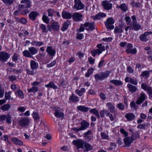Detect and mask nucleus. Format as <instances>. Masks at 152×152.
<instances>
[{"label":"nucleus","instance_id":"obj_1","mask_svg":"<svg viewBox=\"0 0 152 152\" xmlns=\"http://www.w3.org/2000/svg\"><path fill=\"white\" fill-rule=\"evenodd\" d=\"M80 124L81 126L80 128L74 127L72 128L71 129L77 133L79 131L86 129L89 127L90 124L88 122L84 120L82 121Z\"/></svg>","mask_w":152,"mask_h":152},{"label":"nucleus","instance_id":"obj_2","mask_svg":"<svg viewBox=\"0 0 152 152\" xmlns=\"http://www.w3.org/2000/svg\"><path fill=\"white\" fill-rule=\"evenodd\" d=\"M22 4H19L18 7L20 11L24 8H28L31 6V2L29 0H21L20 2Z\"/></svg>","mask_w":152,"mask_h":152},{"label":"nucleus","instance_id":"obj_3","mask_svg":"<svg viewBox=\"0 0 152 152\" xmlns=\"http://www.w3.org/2000/svg\"><path fill=\"white\" fill-rule=\"evenodd\" d=\"M114 22V20L113 18L110 17L108 18L105 23L106 28L109 29H113L114 28L113 25Z\"/></svg>","mask_w":152,"mask_h":152},{"label":"nucleus","instance_id":"obj_4","mask_svg":"<svg viewBox=\"0 0 152 152\" xmlns=\"http://www.w3.org/2000/svg\"><path fill=\"white\" fill-rule=\"evenodd\" d=\"M74 5L73 8L76 10L83 9L84 8V5L82 3L80 0H74Z\"/></svg>","mask_w":152,"mask_h":152},{"label":"nucleus","instance_id":"obj_5","mask_svg":"<svg viewBox=\"0 0 152 152\" xmlns=\"http://www.w3.org/2000/svg\"><path fill=\"white\" fill-rule=\"evenodd\" d=\"M29 120L28 118L24 117L19 121V125L22 127H26L29 125Z\"/></svg>","mask_w":152,"mask_h":152},{"label":"nucleus","instance_id":"obj_6","mask_svg":"<svg viewBox=\"0 0 152 152\" xmlns=\"http://www.w3.org/2000/svg\"><path fill=\"white\" fill-rule=\"evenodd\" d=\"M110 73L108 71L105 72L101 73L100 74H97L94 75L95 78L96 80H103L107 77L109 75Z\"/></svg>","mask_w":152,"mask_h":152},{"label":"nucleus","instance_id":"obj_7","mask_svg":"<svg viewBox=\"0 0 152 152\" xmlns=\"http://www.w3.org/2000/svg\"><path fill=\"white\" fill-rule=\"evenodd\" d=\"M60 26L57 22H53L51 25H48L47 28L49 31H51L52 30L54 31H58L59 30Z\"/></svg>","mask_w":152,"mask_h":152},{"label":"nucleus","instance_id":"obj_8","mask_svg":"<svg viewBox=\"0 0 152 152\" xmlns=\"http://www.w3.org/2000/svg\"><path fill=\"white\" fill-rule=\"evenodd\" d=\"M102 5L104 9L109 10L112 9L113 4L107 1L104 0L102 2Z\"/></svg>","mask_w":152,"mask_h":152},{"label":"nucleus","instance_id":"obj_9","mask_svg":"<svg viewBox=\"0 0 152 152\" xmlns=\"http://www.w3.org/2000/svg\"><path fill=\"white\" fill-rule=\"evenodd\" d=\"M152 34V32H145L143 34H141L140 37V39L141 41L143 42H147L148 40V36Z\"/></svg>","mask_w":152,"mask_h":152},{"label":"nucleus","instance_id":"obj_10","mask_svg":"<svg viewBox=\"0 0 152 152\" xmlns=\"http://www.w3.org/2000/svg\"><path fill=\"white\" fill-rule=\"evenodd\" d=\"M10 57V55L4 52H0V61L3 62L6 61Z\"/></svg>","mask_w":152,"mask_h":152},{"label":"nucleus","instance_id":"obj_11","mask_svg":"<svg viewBox=\"0 0 152 152\" xmlns=\"http://www.w3.org/2000/svg\"><path fill=\"white\" fill-rule=\"evenodd\" d=\"M73 142V144L77 147V149L81 148H83V145L85 143V142L81 139L77 140H74Z\"/></svg>","mask_w":152,"mask_h":152},{"label":"nucleus","instance_id":"obj_12","mask_svg":"<svg viewBox=\"0 0 152 152\" xmlns=\"http://www.w3.org/2000/svg\"><path fill=\"white\" fill-rule=\"evenodd\" d=\"M83 17L82 14L77 12L74 13L72 15L73 20L77 21H81Z\"/></svg>","mask_w":152,"mask_h":152},{"label":"nucleus","instance_id":"obj_13","mask_svg":"<svg viewBox=\"0 0 152 152\" xmlns=\"http://www.w3.org/2000/svg\"><path fill=\"white\" fill-rule=\"evenodd\" d=\"M54 114L55 116L58 118H62L64 115L62 110L58 108L55 110Z\"/></svg>","mask_w":152,"mask_h":152},{"label":"nucleus","instance_id":"obj_14","mask_svg":"<svg viewBox=\"0 0 152 152\" xmlns=\"http://www.w3.org/2000/svg\"><path fill=\"white\" fill-rule=\"evenodd\" d=\"M84 26L86 27H88L86 29L87 30H93L95 28V26L94 23L87 22L84 24Z\"/></svg>","mask_w":152,"mask_h":152},{"label":"nucleus","instance_id":"obj_15","mask_svg":"<svg viewBox=\"0 0 152 152\" xmlns=\"http://www.w3.org/2000/svg\"><path fill=\"white\" fill-rule=\"evenodd\" d=\"M131 29L134 30L136 31L139 30L141 28V26L138 24L136 22H133L132 24L131 25Z\"/></svg>","mask_w":152,"mask_h":152},{"label":"nucleus","instance_id":"obj_16","mask_svg":"<svg viewBox=\"0 0 152 152\" xmlns=\"http://www.w3.org/2000/svg\"><path fill=\"white\" fill-rule=\"evenodd\" d=\"M62 15L63 18L69 19L72 17L71 14L66 11H64L62 12Z\"/></svg>","mask_w":152,"mask_h":152},{"label":"nucleus","instance_id":"obj_17","mask_svg":"<svg viewBox=\"0 0 152 152\" xmlns=\"http://www.w3.org/2000/svg\"><path fill=\"white\" fill-rule=\"evenodd\" d=\"M145 95L143 93H141L140 94V96L139 99L136 101V102L137 104H140L142 103L145 99Z\"/></svg>","mask_w":152,"mask_h":152},{"label":"nucleus","instance_id":"obj_18","mask_svg":"<svg viewBox=\"0 0 152 152\" xmlns=\"http://www.w3.org/2000/svg\"><path fill=\"white\" fill-rule=\"evenodd\" d=\"M124 144L127 146H130L133 140L130 137H126L124 140Z\"/></svg>","mask_w":152,"mask_h":152},{"label":"nucleus","instance_id":"obj_19","mask_svg":"<svg viewBox=\"0 0 152 152\" xmlns=\"http://www.w3.org/2000/svg\"><path fill=\"white\" fill-rule=\"evenodd\" d=\"M126 118L128 121H131L135 118V116L132 113H129L126 114L125 115Z\"/></svg>","mask_w":152,"mask_h":152},{"label":"nucleus","instance_id":"obj_20","mask_svg":"<svg viewBox=\"0 0 152 152\" xmlns=\"http://www.w3.org/2000/svg\"><path fill=\"white\" fill-rule=\"evenodd\" d=\"M70 102L73 103H77L79 101L78 97L77 96L72 94L69 99Z\"/></svg>","mask_w":152,"mask_h":152},{"label":"nucleus","instance_id":"obj_21","mask_svg":"<svg viewBox=\"0 0 152 152\" xmlns=\"http://www.w3.org/2000/svg\"><path fill=\"white\" fill-rule=\"evenodd\" d=\"M105 48H99V49L93 50L91 51L92 56L94 57L97 53H98L99 54H100L102 51L105 50Z\"/></svg>","mask_w":152,"mask_h":152},{"label":"nucleus","instance_id":"obj_22","mask_svg":"<svg viewBox=\"0 0 152 152\" xmlns=\"http://www.w3.org/2000/svg\"><path fill=\"white\" fill-rule=\"evenodd\" d=\"M11 140L13 143L17 145H21L23 144V142L17 138H11Z\"/></svg>","mask_w":152,"mask_h":152},{"label":"nucleus","instance_id":"obj_23","mask_svg":"<svg viewBox=\"0 0 152 152\" xmlns=\"http://www.w3.org/2000/svg\"><path fill=\"white\" fill-rule=\"evenodd\" d=\"M127 86L129 91L132 93H133L136 91L137 90V87L131 84H128Z\"/></svg>","mask_w":152,"mask_h":152},{"label":"nucleus","instance_id":"obj_24","mask_svg":"<svg viewBox=\"0 0 152 152\" xmlns=\"http://www.w3.org/2000/svg\"><path fill=\"white\" fill-rule=\"evenodd\" d=\"M39 14V13L36 11H33L31 12L29 15V17L31 20H34L36 18Z\"/></svg>","mask_w":152,"mask_h":152},{"label":"nucleus","instance_id":"obj_25","mask_svg":"<svg viewBox=\"0 0 152 152\" xmlns=\"http://www.w3.org/2000/svg\"><path fill=\"white\" fill-rule=\"evenodd\" d=\"M141 86L142 88L145 91H147V92L152 90L151 87L148 86L147 85L144 83H142Z\"/></svg>","mask_w":152,"mask_h":152},{"label":"nucleus","instance_id":"obj_26","mask_svg":"<svg viewBox=\"0 0 152 152\" xmlns=\"http://www.w3.org/2000/svg\"><path fill=\"white\" fill-rule=\"evenodd\" d=\"M139 137V133L137 131L134 132V133H132L130 137L133 140H135Z\"/></svg>","mask_w":152,"mask_h":152},{"label":"nucleus","instance_id":"obj_27","mask_svg":"<svg viewBox=\"0 0 152 152\" xmlns=\"http://www.w3.org/2000/svg\"><path fill=\"white\" fill-rule=\"evenodd\" d=\"M89 108L88 107H85L84 106H78L77 107V109L81 112H87Z\"/></svg>","mask_w":152,"mask_h":152},{"label":"nucleus","instance_id":"obj_28","mask_svg":"<svg viewBox=\"0 0 152 152\" xmlns=\"http://www.w3.org/2000/svg\"><path fill=\"white\" fill-rule=\"evenodd\" d=\"M38 64L34 61L32 60L31 61L30 66L31 69L33 70L36 69L38 67Z\"/></svg>","mask_w":152,"mask_h":152},{"label":"nucleus","instance_id":"obj_29","mask_svg":"<svg viewBox=\"0 0 152 152\" xmlns=\"http://www.w3.org/2000/svg\"><path fill=\"white\" fill-rule=\"evenodd\" d=\"M45 86L47 88H52L54 89L58 88V87L55 85L54 83L52 82H50L49 84L45 85Z\"/></svg>","mask_w":152,"mask_h":152},{"label":"nucleus","instance_id":"obj_30","mask_svg":"<svg viewBox=\"0 0 152 152\" xmlns=\"http://www.w3.org/2000/svg\"><path fill=\"white\" fill-rule=\"evenodd\" d=\"M107 105L108 106V108L110 112L113 113L115 111V107L113 104L111 103H108Z\"/></svg>","mask_w":152,"mask_h":152},{"label":"nucleus","instance_id":"obj_31","mask_svg":"<svg viewBox=\"0 0 152 152\" xmlns=\"http://www.w3.org/2000/svg\"><path fill=\"white\" fill-rule=\"evenodd\" d=\"M85 89L84 88H81L80 90L76 89L75 91L76 94H77L79 96H81L85 92Z\"/></svg>","mask_w":152,"mask_h":152},{"label":"nucleus","instance_id":"obj_32","mask_svg":"<svg viewBox=\"0 0 152 152\" xmlns=\"http://www.w3.org/2000/svg\"><path fill=\"white\" fill-rule=\"evenodd\" d=\"M84 146L85 149H84V150L85 151H88L92 149V146L89 143L85 142Z\"/></svg>","mask_w":152,"mask_h":152},{"label":"nucleus","instance_id":"obj_33","mask_svg":"<svg viewBox=\"0 0 152 152\" xmlns=\"http://www.w3.org/2000/svg\"><path fill=\"white\" fill-rule=\"evenodd\" d=\"M123 32L122 27L120 26H118L115 27L114 29V32L115 34H120Z\"/></svg>","mask_w":152,"mask_h":152},{"label":"nucleus","instance_id":"obj_34","mask_svg":"<svg viewBox=\"0 0 152 152\" xmlns=\"http://www.w3.org/2000/svg\"><path fill=\"white\" fill-rule=\"evenodd\" d=\"M11 105L9 104H6L3 105L0 107V109L4 111H8L10 108Z\"/></svg>","mask_w":152,"mask_h":152},{"label":"nucleus","instance_id":"obj_35","mask_svg":"<svg viewBox=\"0 0 152 152\" xmlns=\"http://www.w3.org/2000/svg\"><path fill=\"white\" fill-rule=\"evenodd\" d=\"M110 82L117 86H119L123 84L122 82L120 80H112Z\"/></svg>","mask_w":152,"mask_h":152},{"label":"nucleus","instance_id":"obj_36","mask_svg":"<svg viewBox=\"0 0 152 152\" xmlns=\"http://www.w3.org/2000/svg\"><path fill=\"white\" fill-rule=\"evenodd\" d=\"M150 71H145L143 72L140 75L145 78H148L150 75Z\"/></svg>","mask_w":152,"mask_h":152},{"label":"nucleus","instance_id":"obj_37","mask_svg":"<svg viewBox=\"0 0 152 152\" xmlns=\"http://www.w3.org/2000/svg\"><path fill=\"white\" fill-rule=\"evenodd\" d=\"M126 51L127 53H128L135 54L136 52V48H127Z\"/></svg>","mask_w":152,"mask_h":152},{"label":"nucleus","instance_id":"obj_38","mask_svg":"<svg viewBox=\"0 0 152 152\" xmlns=\"http://www.w3.org/2000/svg\"><path fill=\"white\" fill-rule=\"evenodd\" d=\"M89 111L91 113H93L98 118H100L98 111L96 109L94 108L91 109Z\"/></svg>","mask_w":152,"mask_h":152},{"label":"nucleus","instance_id":"obj_39","mask_svg":"<svg viewBox=\"0 0 152 152\" xmlns=\"http://www.w3.org/2000/svg\"><path fill=\"white\" fill-rule=\"evenodd\" d=\"M117 7L120 8L124 11L126 12L127 10V8L126 5L125 4H122L119 6H117Z\"/></svg>","mask_w":152,"mask_h":152},{"label":"nucleus","instance_id":"obj_40","mask_svg":"<svg viewBox=\"0 0 152 152\" xmlns=\"http://www.w3.org/2000/svg\"><path fill=\"white\" fill-rule=\"evenodd\" d=\"M46 51L49 55L52 56H54L56 53L55 50L52 48H47Z\"/></svg>","mask_w":152,"mask_h":152},{"label":"nucleus","instance_id":"obj_41","mask_svg":"<svg viewBox=\"0 0 152 152\" xmlns=\"http://www.w3.org/2000/svg\"><path fill=\"white\" fill-rule=\"evenodd\" d=\"M68 23V21L67 20L66 22L64 23L63 26L61 28V30L62 31H64L67 29L69 26V24Z\"/></svg>","mask_w":152,"mask_h":152},{"label":"nucleus","instance_id":"obj_42","mask_svg":"<svg viewBox=\"0 0 152 152\" xmlns=\"http://www.w3.org/2000/svg\"><path fill=\"white\" fill-rule=\"evenodd\" d=\"M12 117L10 114L7 115L6 121L7 123L10 124L12 123Z\"/></svg>","mask_w":152,"mask_h":152},{"label":"nucleus","instance_id":"obj_43","mask_svg":"<svg viewBox=\"0 0 152 152\" xmlns=\"http://www.w3.org/2000/svg\"><path fill=\"white\" fill-rule=\"evenodd\" d=\"M28 91L29 92H32L35 93L38 91V88L36 87H33L31 88L28 89Z\"/></svg>","mask_w":152,"mask_h":152},{"label":"nucleus","instance_id":"obj_44","mask_svg":"<svg viewBox=\"0 0 152 152\" xmlns=\"http://www.w3.org/2000/svg\"><path fill=\"white\" fill-rule=\"evenodd\" d=\"M40 28L42 29L43 32V33H47L48 32V29H47L46 26L45 25L43 24H41L40 25Z\"/></svg>","mask_w":152,"mask_h":152},{"label":"nucleus","instance_id":"obj_45","mask_svg":"<svg viewBox=\"0 0 152 152\" xmlns=\"http://www.w3.org/2000/svg\"><path fill=\"white\" fill-rule=\"evenodd\" d=\"M31 44L35 46H40L43 45V42H41L32 41Z\"/></svg>","mask_w":152,"mask_h":152},{"label":"nucleus","instance_id":"obj_46","mask_svg":"<svg viewBox=\"0 0 152 152\" xmlns=\"http://www.w3.org/2000/svg\"><path fill=\"white\" fill-rule=\"evenodd\" d=\"M42 20L44 22L47 24L49 22V19L48 17L46 15H43Z\"/></svg>","mask_w":152,"mask_h":152},{"label":"nucleus","instance_id":"obj_47","mask_svg":"<svg viewBox=\"0 0 152 152\" xmlns=\"http://www.w3.org/2000/svg\"><path fill=\"white\" fill-rule=\"evenodd\" d=\"M23 55L25 56L28 57H31V54L30 52L27 50H25L23 52Z\"/></svg>","mask_w":152,"mask_h":152},{"label":"nucleus","instance_id":"obj_48","mask_svg":"<svg viewBox=\"0 0 152 152\" xmlns=\"http://www.w3.org/2000/svg\"><path fill=\"white\" fill-rule=\"evenodd\" d=\"M32 115L33 118L35 121L37 120L39 118V116L38 114L36 112H33Z\"/></svg>","mask_w":152,"mask_h":152},{"label":"nucleus","instance_id":"obj_49","mask_svg":"<svg viewBox=\"0 0 152 152\" xmlns=\"http://www.w3.org/2000/svg\"><path fill=\"white\" fill-rule=\"evenodd\" d=\"M48 16L50 17L52 16L53 15L54 12V10L51 9H50L48 10Z\"/></svg>","mask_w":152,"mask_h":152},{"label":"nucleus","instance_id":"obj_50","mask_svg":"<svg viewBox=\"0 0 152 152\" xmlns=\"http://www.w3.org/2000/svg\"><path fill=\"white\" fill-rule=\"evenodd\" d=\"M101 135L102 138L103 139L106 140L108 139V136L104 132H101Z\"/></svg>","mask_w":152,"mask_h":152},{"label":"nucleus","instance_id":"obj_51","mask_svg":"<svg viewBox=\"0 0 152 152\" xmlns=\"http://www.w3.org/2000/svg\"><path fill=\"white\" fill-rule=\"evenodd\" d=\"M130 105L131 107L135 110H136L138 108L137 106L134 101H132Z\"/></svg>","mask_w":152,"mask_h":152},{"label":"nucleus","instance_id":"obj_52","mask_svg":"<svg viewBox=\"0 0 152 152\" xmlns=\"http://www.w3.org/2000/svg\"><path fill=\"white\" fill-rule=\"evenodd\" d=\"M31 54L32 55L35 54L37 52V50L35 48H29Z\"/></svg>","mask_w":152,"mask_h":152},{"label":"nucleus","instance_id":"obj_53","mask_svg":"<svg viewBox=\"0 0 152 152\" xmlns=\"http://www.w3.org/2000/svg\"><path fill=\"white\" fill-rule=\"evenodd\" d=\"M30 11L28 8H24L22 10L21 13L23 15H26L27 13L29 12Z\"/></svg>","mask_w":152,"mask_h":152},{"label":"nucleus","instance_id":"obj_54","mask_svg":"<svg viewBox=\"0 0 152 152\" xmlns=\"http://www.w3.org/2000/svg\"><path fill=\"white\" fill-rule=\"evenodd\" d=\"M17 93L18 96L21 98H24V96L23 94V93L20 90H18L17 91Z\"/></svg>","mask_w":152,"mask_h":152},{"label":"nucleus","instance_id":"obj_55","mask_svg":"<svg viewBox=\"0 0 152 152\" xmlns=\"http://www.w3.org/2000/svg\"><path fill=\"white\" fill-rule=\"evenodd\" d=\"M131 5L134 7H138L140 6V4L139 3L135 2L134 1H132L131 3Z\"/></svg>","mask_w":152,"mask_h":152},{"label":"nucleus","instance_id":"obj_56","mask_svg":"<svg viewBox=\"0 0 152 152\" xmlns=\"http://www.w3.org/2000/svg\"><path fill=\"white\" fill-rule=\"evenodd\" d=\"M130 83L135 85H136L137 84V80L136 79L130 78Z\"/></svg>","mask_w":152,"mask_h":152},{"label":"nucleus","instance_id":"obj_57","mask_svg":"<svg viewBox=\"0 0 152 152\" xmlns=\"http://www.w3.org/2000/svg\"><path fill=\"white\" fill-rule=\"evenodd\" d=\"M1 139L7 142L9 144H11V142L9 140L7 136L4 135L3 137H1Z\"/></svg>","mask_w":152,"mask_h":152},{"label":"nucleus","instance_id":"obj_58","mask_svg":"<svg viewBox=\"0 0 152 152\" xmlns=\"http://www.w3.org/2000/svg\"><path fill=\"white\" fill-rule=\"evenodd\" d=\"M56 61H53L51 63L47 64V66L48 68H50L54 66L56 64Z\"/></svg>","mask_w":152,"mask_h":152},{"label":"nucleus","instance_id":"obj_59","mask_svg":"<svg viewBox=\"0 0 152 152\" xmlns=\"http://www.w3.org/2000/svg\"><path fill=\"white\" fill-rule=\"evenodd\" d=\"M117 107L118 108L121 110H123L124 109V106L122 103L118 104Z\"/></svg>","mask_w":152,"mask_h":152},{"label":"nucleus","instance_id":"obj_60","mask_svg":"<svg viewBox=\"0 0 152 152\" xmlns=\"http://www.w3.org/2000/svg\"><path fill=\"white\" fill-rule=\"evenodd\" d=\"M120 132L121 133H122L124 135L125 137H126L128 135V133L123 128L121 129Z\"/></svg>","mask_w":152,"mask_h":152},{"label":"nucleus","instance_id":"obj_61","mask_svg":"<svg viewBox=\"0 0 152 152\" xmlns=\"http://www.w3.org/2000/svg\"><path fill=\"white\" fill-rule=\"evenodd\" d=\"M83 37V35L82 34L77 33V34L76 38L79 39H82Z\"/></svg>","mask_w":152,"mask_h":152},{"label":"nucleus","instance_id":"obj_62","mask_svg":"<svg viewBox=\"0 0 152 152\" xmlns=\"http://www.w3.org/2000/svg\"><path fill=\"white\" fill-rule=\"evenodd\" d=\"M127 71L130 73H133L134 72V70L130 66H128L127 67Z\"/></svg>","mask_w":152,"mask_h":152},{"label":"nucleus","instance_id":"obj_63","mask_svg":"<svg viewBox=\"0 0 152 152\" xmlns=\"http://www.w3.org/2000/svg\"><path fill=\"white\" fill-rule=\"evenodd\" d=\"M147 126V124H140L137 126V128L140 129H145Z\"/></svg>","mask_w":152,"mask_h":152},{"label":"nucleus","instance_id":"obj_64","mask_svg":"<svg viewBox=\"0 0 152 152\" xmlns=\"http://www.w3.org/2000/svg\"><path fill=\"white\" fill-rule=\"evenodd\" d=\"M20 22L23 24H25L27 22L26 20L23 18H21L20 20Z\"/></svg>","mask_w":152,"mask_h":152}]
</instances>
